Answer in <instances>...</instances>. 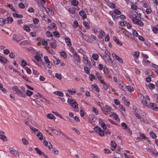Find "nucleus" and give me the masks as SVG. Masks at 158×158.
<instances>
[{
  "instance_id": "nucleus-1",
  "label": "nucleus",
  "mask_w": 158,
  "mask_h": 158,
  "mask_svg": "<svg viewBox=\"0 0 158 158\" xmlns=\"http://www.w3.org/2000/svg\"><path fill=\"white\" fill-rule=\"evenodd\" d=\"M12 89L15 91L16 93L19 97H24L26 96L25 90L24 88H23L22 90L18 89L16 86H15L12 88Z\"/></svg>"
},
{
  "instance_id": "nucleus-2",
  "label": "nucleus",
  "mask_w": 158,
  "mask_h": 158,
  "mask_svg": "<svg viewBox=\"0 0 158 158\" xmlns=\"http://www.w3.org/2000/svg\"><path fill=\"white\" fill-rule=\"evenodd\" d=\"M23 37L20 35H14L13 36L12 39L17 43L23 39Z\"/></svg>"
},
{
  "instance_id": "nucleus-3",
  "label": "nucleus",
  "mask_w": 158,
  "mask_h": 158,
  "mask_svg": "<svg viewBox=\"0 0 158 158\" xmlns=\"http://www.w3.org/2000/svg\"><path fill=\"white\" fill-rule=\"evenodd\" d=\"M73 56H74V63L76 62H78L79 63H81V59L80 56L76 52L75 53Z\"/></svg>"
},
{
  "instance_id": "nucleus-4",
  "label": "nucleus",
  "mask_w": 158,
  "mask_h": 158,
  "mask_svg": "<svg viewBox=\"0 0 158 158\" xmlns=\"http://www.w3.org/2000/svg\"><path fill=\"white\" fill-rule=\"evenodd\" d=\"M5 134L4 132L2 131H0V139L3 140L4 141H7V138L6 136L4 135Z\"/></svg>"
},
{
  "instance_id": "nucleus-5",
  "label": "nucleus",
  "mask_w": 158,
  "mask_h": 158,
  "mask_svg": "<svg viewBox=\"0 0 158 158\" xmlns=\"http://www.w3.org/2000/svg\"><path fill=\"white\" fill-rule=\"evenodd\" d=\"M148 107L152 109L155 111L157 110L158 108L156 104H155L154 103H150L149 105H148Z\"/></svg>"
},
{
  "instance_id": "nucleus-6",
  "label": "nucleus",
  "mask_w": 158,
  "mask_h": 158,
  "mask_svg": "<svg viewBox=\"0 0 158 158\" xmlns=\"http://www.w3.org/2000/svg\"><path fill=\"white\" fill-rule=\"evenodd\" d=\"M51 42L49 44L51 47L53 49H55L56 46L55 43L56 40L53 38H52Z\"/></svg>"
},
{
  "instance_id": "nucleus-7",
  "label": "nucleus",
  "mask_w": 158,
  "mask_h": 158,
  "mask_svg": "<svg viewBox=\"0 0 158 158\" xmlns=\"http://www.w3.org/2000/svg\"><path fill=\"white\" fill-rule=\"evenodd\" d=\"M104 111H105L106 113L109 114L110 112H111L112 110V109L111 106H106V108H104Z\"/></svg>"
},
{
  "instance_id": "nucleus-8",
  "label": "nucleus",
  "mask_w": 158,
  "mask_h": 158,
  "mask_svg": "<svg viewBox=\"0 0 158 158\" xmlns=\"http://www.w3.org/2000/svg\"><path fill=\"white\" fill-rule=\"evenodd\" d=\"M10 152L11 154L15 156L18 157L19 156L18 152L15 149H14L13 148H12L10 150Z\"/></svg>"
},
{
  "instance_id": "nucleus-9",
  "label": "nucleus",
  "mask_w": 158,
  "mask_h": 158,
  "mask_svg": "<svg viewBox=\"0 0 158 158\" xmlns=\"http://www.w3.org/2000/svg\"><path fill=\"white\" fill-rule=\"evenodd\" d=\"M83 61L86 64H89V65L91 64L90 62L88 60L87 57L85 55H83Z\"/></svg>"
},
{
  "instance_id": "nucleus-10",
  "label": "nucleus",
  "mask_w": 158,
  "mask_h": 158,
  "mask_svg": "<svg viewBox=\"0 0 158 158\" xmlns=\"http://www.w3.org/2000/svg\"><path fill=\"white\" fill-rule=\"evenodd\" d=\"M113 156L114 158H122L123 156L122 155L117 152H114Z\"/></svg>"
},
{
  "instance_id": "nucleus-11",
  "label": "nucleus",
  "mask_w": 158,
  "mask_h": 158,
  "mask_svg": "<svg viewBox=\"0 0 158 158\" xmlns=\"http://www.w3.org/2000/svg\"><path fill=\"white\" fill-rule=\"evenodd\" d=\"M112 56L113 57H115L116 59L120 63H123V61L121 57H119L118 56L114 53L112 54Z\"/></svg>"
},
{
  "instance_id": "nucleus-12",
  "label": "nucleus",
  "mask_w": 158,
  "mask_h": 158,
  "mask_svg": "<svg viewBox=\"0 0 158 158\" xmlns=\"http://www.w3.org/2000/svg\"><path fill=\"white\" fill-rule=\"evenodd\" d=\"M134 15H135V17H134L132 19V21L134 24H137L139 20H140L138 18V19L137 18V16L136 15V14H134Z\"/></svg>"
},
{
  "instance_id": "nucleus-13",
  "label": "nucleus",
  "mask_w": 158,
  "mask_h": 158,
  "mask_svg": "<svg viewBox=\"0 0 158 158\" xmlns=\"http://www.w3.org/2000/svg\"><path fill=\"white\" fill-rule=\"evenodd\" d=\"M79 14L81 16L83 17L84 19L86 18V15L85 13L82 10H80L79 12Z\"/></svg>"
},
{
  "instance_id": "nucleus-14",
  "label": "nucleus",
  "mask_w": 158,
  "mask_h": 158,
  "mask_svg": "<svg viewBox=\"0 0 158 158\" xmlns=\"http://www.w3.org/2000/svg\"><path fill=\"white\" fill-rule=\"evenodd\" d=\"M64 40L66 43H68L67 45L70 46L72 45V44L70 38L68 37H65Z\"/></svg>"
},
{
  "instance_id": "nucleus-15",
  "label": "nucleus",
  "mask_w": 158,
  "mask_h": 158,
  "mask_svg": "<svg viewBox=\"0 0 158 158\" xmlns=\"http://www.w3.org/2000/svg\"><path fill=\"white\" fill-rule=\"evenodd\" d=\"M45 10H46L47 13L49 15L53 14V12L51 9L48 7H46L45 8Z\"/></svg>"
},
{
  "instance_id": "nucleus-16",
  "label": "nucleus",
  "mask_w": 158,
  "mask_h": 158,
  "mask_svg": "<svg viewBox=\"0 0 158 158\" xmlns=\"http://www.w3.org/2000/svg\"><path fill=\"white\" fill-rule=\"evenodd\" d=\"M113 39L115 42L118 45H122V43L119 42V40L117 38L116 36H114Z\"/></svg>"
},
{
  "instance_id": "nucleus-17",
  "label": "nucleus",
  "mask_w": 158,
  "mask_h": 158,
  "mask_svg": "<svg viewBox=\"0 0 158 158\" xmlns=\"http://www.w3.org/2000/svg\"><path fill=\"white\" fill-rule=\"evenodd\" d=\"M89 118L91 121L94 122L96 120V118L94 114H90L89 115Z\"/></svg>"
},
{
  "instance_id": "nucleus-18",
  "label": "nucleus",
  "mask_w": 158,
  "mask_h": 158,
  "mask_svg": "<svg viewBox=\"0 0 158 158\" xmlns=\"http://www.w3.org/2000/svg\"><path fill=\"white\" fill-rule=\"evenodd\" d=\"M118 85L119 86H121V88L122 89L125 91V89L126 86L125 85L123 84L122 82L121 81H119Z\"/></svg>"
},
{
  "instance_id": "nucleus-19",
  "label": "nucleus",
  "mask_w": 158,
  "mask_h": 158,
  "mask_svg": "<svg viewBox=\"0 0 158 158\" xmlns=\"http://www.w3.org/2000/svg\"><path fill=\"white\" fill-rule=\"evenodd\" d=\"M125 89H127L130 92H132L134 91V89L132 87L130 86H126Z\"/></svg>"
},
{
  "instance_id": "nucleus-20",
  "label": "nucleus",
  "mask_w": 158,
  "mask_h": 158,
  "mask_svg": "<svg viewBox=\"0 0 158 158\" xmlns=\"http://www.w3.org/2000/svg\"><path fill=\"white\" fill-rule=\"evenodd\" d=\"M103 87L104 89L106 90L110 88L111 86L109 85L108 84L105 83L103 85Z\"/></svg>"
},
{
  "instance_id": "nucleus-21",
  "label": "nucleus",
  "mask_w": 158,
  "mask_h": 158,
  "mask_svg": "<svg viewBox=\"0 0 158 158\" xmlns=\"http://www.w3.org/2000/svg\"><path fill=\"white\" fill-rule=\"evenodd\" d=\"M54 93L58 96L61 97H63L64 95L63 93L60 91H56L54 92Z\"/></svg>"
},
{
  "instance_id": "nucleus-22",
  "label": "nucleus",
  "mask_w": 158,
  "mask_h": 158,
  "mask_svg": "<svg viewBox=\"0 0 158 158\" xmlns=\"http://www.w3.org/2000/svg\"><path fill=\"white\" fill-rule=\"evenodd\" d=\"M79 2L76 0H73L71 2V4L74 6H76L78 4Z\"/></svg>"
},
{
  "instance_id": "nucleus-23",
  "label": "nucleus",
  "mask_w": 158,
  "mask_h": 158,
  "mask_svg": "<svg viewBox=\"0 0 158 158\" xmlns=\"http://www.w3.org/2000/svg\"><path fill=\"white\" fill-rule=\"evenodd\" d=\"M37 136H38V137H39V139L41 140V141H42V140H43V135H42V133L40 132H39L37 134Z\"/></svg>"
},
{
  "instance_id": "nucleus-24",
  "label": "nucleus",
  "mask_w": 158,
  "mask_h": 158,
  "mask_svg": "<svg viewBox=\"0 0 158 158\" xmlns=\"http://www.w3.org/2000/svg\"><path fill=\"white\" fill-rule=\"evenodd\" d=\"M92 56L93 59L96 60H98L99 58V56L97 54H93Z\"/></svg>"
},
{
  "instance_id": "nucleus-25",
  "label": "nucleus",
  "mask_w": 158,
  "mask_h": 158,
  "mask_svg": "<svg viewBox=\"0 0 158 158\" xmlns=\"http://www.w3.org/2000/svg\"><path fill=\"white\" fill-rule=\"evenodd\" d=\"M84 70L85 72L87 74H89V70L90 69H89L87 66H84Z\"/></svg>"
},
{
  "instance_id": "nucleus-26",
  "label": "nucleus",
  "mask_w": 158,
  "mask_h": 158,
  "mask_svg": "<svg viewBox=\"0 0 158 158\" xmlns=\"http://www.w3.org/2000/svg\"><path fill=\"white\" fill-rule=\"evenodd\" d=\"M83 24L87 29H89L90 27L88 23L86 21H83Z\"/></svg>"
},
{
  "instance_id": "nucleus-27",
  "label": "nucleus",
  "mask_w": 158,
  "mask_h": 158,
  "mask_svg": "<svg viewBox=\"0 0 158 158\" xmlns=\"http://www.w3.org/2000/svg\"><path fill=\"white\" fill-rule=\"evenodd\" d=\"M103 72L104 73L106 74H108V73L110 72L109 69L106 67H104Z\"/></svg>"
},
{
  "instance_id": "nucleus-28",
  "label": "nucleus",
  "mask_w": 158,
  "mask_h": 158,
  "mask_svg": "<svg viewBox=\"0 0 158 158\" xmlns=\"http://www.w3.org/2000/svg\"><path fill=\"white\" fill-rule=\"evenodd\" d=\"M35 149L36 152L39 154L40 155H42L43 152L40 150L38 148H35Z\"/></svg>"
},
{
  "instance_id": "nucleus-29",
  "label": "nucleus",
  "mask_w": 158,
  "mask_h": 158,
  "mask_svg": "<svg viewBox=\"0 0 158 158\" xmlns=\"http://www.w3.org/2000/svg\"><path fill=\"white\" fill-rule=\"evenodd\" d=\"M150 134L152 138L156 139V136L153 131L150 132Z\"/></svg>"
},
{
  "instance_id": "nucleus-30",
  "label": "nucleus",
  "mask_w": 158,
  "mask_h": 158,
  "mask_svg": "<svg viewBox=\"0 0 158 158\" xmlns=\"http://www.w3.org/2000/svg\"><path fill=\"white\" fill-rule=\"evenodd\" d=\"M61 56L63 57L65 59L67 58V55L65 52L64 51H62L60 53Z\"/></svg>"
},
{
  "instance_id": "nucleus-31",
  "label": "nucleus",
  "mask_w": 158,
  "mask_h": 158,
  "mask_svg": "<svg viewBox=\"0 0 158 158\" xmlns=\"http://www.w3.org/2000/svg\"><path fill=\"white\" fill-rule=\"evenodd\" d=\"M13 15L14 17L18 18H22L23 17V16L21 15H19L17 13H14L13 14Z\"/></svg>"
},
{
  "instance_id": "nucleus-32",
  "label": "nucleus",
  "mask_w": 158,
  "mask_h": 158,
  "mask_svg": "<svg viewBox=\"0 0 158 158\" xmlns=\"http://www.w3.org/2000/svg\"><path fill=\"white\" fill-rule=\"evenodd\" d=\"M98 133H99V135L101 136H103L104 135V132L103 131L101 128L98 131Z\"/></svg>"
},
{
  "instance_id": "nucleus-33",
  "label": "nucleus",
  "mask_w": 158,
  "mask_h": 158,
  "mask_svg": "<svg viewBox=\"0 0 158 158\" xmlns=\"http://www.w3.org/2000/svg\"><path fill=\"white\" fill-rule=\"evenodd\" d=\"M53 60L54 64L56 65L59 64L60 62V60L57 58H55Z\"/></svg>"
},
{
  "instance_id": "nucleus-34",
  "label": "nucleus",
  "mask_w": 158,
  "mask_h": 158,
  "mask_svg": "<svg viewBox=\"0 0 158 158\" xmlns=\"http://www.w3.org/2000/svg\"><path fill=\"white\" fill-rule=\"evenodd\" d=\"M28 126L30 128V129L34 132H35L36 131H39V130L38 129L34 128L33 127H32L31 125H28Z\"/></svg>"
},
{
  "instance_id": "nucleus-35",
  "label": "nucleus",
  "mask_w": 158,
  "mask_h": 158,
  "mask_svg": "<svg viewBox=\"0 0 158 158\" xmlns=\"http://www.w3.org/2000/svg\"><path fill=\"white\" fill-rule=\"evenodd\" d=\"M23 28L25 30L27 31H29L30 30V27L27 25H24L23 26Z\"/></svg>"
},
{
  "instance_id": "nucleus-36",
  "label": "nucleus",
  "mask_w": 158,
  "mask_h": 158,
  "mask_svg": "<svg viewBox=\"0 0 158 158\" xmlns=\"http://www.w3.org/2000/svg\"><path fill=\"white\" fill-rule=\"evenodd\" d=\"M114 12L115 14L119 15L121 14V12L120 10H118V9H115L114 10Z\"/></svg>"
},
{
  "instance_id": "nucleus-37",
  "label": "nucleus",
  "mask_w": 158,
  "mask_h": 158,
  "mask_svg": "<svg viewBox=\"0 0 158 158\" xmlns=\"http://www.w3.org/2000/svg\"><path fill=\"white\" fill-rule=\"evenodd\" d=\"M132 34L134 36L137 37L139 35L138 34L136 30L133 29H132Z\"/></svg>"
},
{
  "instance_id": "nucleus-38",
  "label": "nucleus",
  "mask_w": 158,
  "mask_h": 158,
  "mask_svg": "<svg viewBox=\"0 0 158 158\" xmlns=\"http://www.w3.org/2000/svg\"><path fill=\"white\" fill-rule=\"evenodd\" d=\"M68 11L70 13H71L72 14L75 13L76 12L75 10L74 9V7L69 9Z\"/></svg>"
},
{
  "instance_id": "nucleus-39",
  "label": "nucleus",
  "mask_w": 158,
  "mask_h": 158,
  "mask_svg": "<svg viewBox=\"0 0 158 158\" xmlns=\"http://www.w3.org/2000/svg\"><path fill=\"white\" fill-rule=\"evenodd\" d=\"M143 105L144 106L148 107V104H147V101L145 99H143L141 101Z\"/></svg>"
},
{
  "instance_id": "nucleus-40",
  "label": "nucleus",
  "mask_w": 158,
  "mask_h": 158,
  "mask_svg": "<svg viewBox=\"0 0 158 158\" xmlns=\"http://www.w3.org/2000/svg\"><path fill=\"white\" fill-rule=\"evenodd\" d=\"M148 86L149 87V88L151 89H154L155 87L154 84L152 83H150L148 84Z\"/></svg>"
},
{
  "instance_id": "nucleus-41",
  "label": "nucleus",
  "mask_w": 158,
  "mask_h": 158,
  "mask_svg": "<svg viewBox=\"0 0 158 158\" xmlns=\"http://www.w3.org/2000/svg\"><path fill=\"white\" fill-rule=\"evenodd\" d=\"M68 102L69 104H71V105L75 102V101L73 99H70L68 98L67 101Z\"/></svg>"
},
{
  "instance_id": "nucleus-42",
  "label": "nucleus",
  "mask_w": 158,
  "mask_h": 158,
  "mask_svg": "<svg viewBox=\"0 0 158 158\" xmlns=\"http://www.w3.org/2000/svg\"><path fill=\"white\" fill-rule=\"evenodd\" d=\"M0 88L1 90L5 93H6L7 92L5 88H3L2 84L1 83H0Z\"/></svg>"
},
{
  "instance_id": "nucleus-43",
  "label": "nucleus",
  "mask_w": 158,
  "mask_h": 158,
  "mask_svg": "<svg viewBox=\"0 0 158 158\" xmlns=\"http://www.w3.org/2000/svg\"><path fill=\"white\" fill-rule=\"evenodd\" d=\"M109 6L110 7L112 8H115L116 7L115 5L112 2L109 3Z\"/></svg>"
},
{
  "instance_id": "nucleus-44",
  "label": "nucleus",
  "mask_w": 158,
  "mask_h": 158,
  "mask_svg": "<svg viewBox=\"0 0 158 158\" xmlns=\"http://www.w3.org/2000/svg\"><path fill=\"white\" fill-rule=\"evenodd\" d=\"M71 106L76 109L78 108V104L75 101L73 103Z\"/></svg>"
},
{
  "instance_id": "nucleus-45",
  "label": "nucleus",
  "mask_w": 158,
  "mask_h": 158,
  "mask_svg": "<svg viewBox=\"0 0 158 158\" xmlns=\"http://www.w3.org/2000/svg\"><path fill=\"white\" fill-rule=\"evenodd\" d=\"M47 117L48 118L51 119H54L55 118L54 116L51 114H48L47 115Z\"/></svg>"
},
{
  "instance_id": "nucleus-46",
  "label": "nucleus",
  "mask_w": 158,
  "mask_h": 158,
  "mask_svg": "<svg viewBox=\"0 0 158 158\" xmlns=\"http://www.w3.org/2000/svg\"><path fill=\"white\" fill-rule=\"evenodd\" d=\"M46 34L48 37H53V35L52 33L49 31H47L46 32Z\"/></svg>"
},
{
  "instance_id": "nucleus-47",
  "label": "nucleus",
  "mask_w": 158,
  "mask_h": 158,
  "mask_svg": "<svg viewBox=\"0 0 158 158\" xmlns=\"http://www.w3.org/2000/svg\"><path fill=\"white\" fill-rule=\"evenodd\" d=\"M7 23H12L13 21V19L12 18L7 17Z\"/></svg>"
},
{
  "instance_id": "nucleus-48",
  "label": "nucleus",
  "mask_w": 158,
  "mask_h": 158,
  "mask_svg": "<svg viewBox=\"0 0 158 158\" xmlns=\"http://www.w3.org/2000/svg\"><path fill=\"white\" fill-rule=\"evenodd\" d=\"M92 111H93L94 113H95L96 114V115H97L98 114V110H97L96 108L94 107L93 108Z\"/></svg>"
},
{
  "instance_id": "nucleus-49",
  "label": "nucleus",
  "mask_w": 158,
  "mask_h": 158,
  "mask_svg": "<svg viewBox=\"0 0 158 158\" xmlns=\"http://www.w3.org/2000/svg\"><path fill=\"white\" fill-rule=\"evenodd\" d=\"M55 77L59 80L61 79L62 77L60 74L56 73L55 74Z\"/></svg>"
},
{
  "instance_id": "nucleus-50",
  "label": "nucleus",
  "mask_w": 158,
  "mask_h": 158,
  "mask_svg": "<svg viewBox=\"0 0 158 158\" xmlns=\"http://www.w3.org/2000/svg\"><path fill=\"white\" fill-rule=\"evenodd\" d=\"M44 60L46 63H50V61H49L48 59V56H45L44 57Z\"/></svg>"
},
{
  "instance_id": "nucleus-51",
  "label": "nucleus",
  "mask_w": 158,
  "mask_h": 158,
  "mask_svg": "<svg viewBox=\"0 0 158 158\" xmlns=\"http://www.w3.org/2000/svg\"><path fill=\"white\" fill-rule=\"evenodd\" d=\"M139 136L140 138L141 139H147L146 136L143 134L140 133Z\"/></svg>"
},
{
  "instance_id": "nucleus-52",
  "label": "nucleus",
  "mask_w": 158,
  "mask_h": 158,
  "mask_svg": "<svg viewBox=\"0 0 158 158\" xmlns=\"http://www.w3.org/2000/svg\"><path fill=\"white\" fill-rule=\"evenodd\" d=\"M154 74L150 70L147 72V75L149 76H152Z\"/></svg>"
},
{
  "instance_id": "nucleus-53",
  "label": "nucleus",
  "mask_w": 158,
  "mask_h": 158,
  "mask_svg": "<svg viewBox=\"0 0 158 158\" xmlns=\"http://www.w3.org/2000/svg\"><path fill=\"white\" fill-rule=\"evenodd\" d=\"M108 57V58L107 60V61L108 62L109 65H110L112 64L113 61H112V59L110 57Z\"/></svg>"
},
{
  "instance_id": "nucleus-54",
  "label": "nucleus",
  "mask_w": 158,
  "mask_h": 158,
  "mask_svg": "<svg viewBox=\"0 0 158 158\" xmlns=\"http://www.w3.org/2000/svg\"><path fill=\"white\" fill-rule=\"evenodd\" d=\"M26 93L27 95L29 96H30L33 94L32 92L29 90H27Z\"/></svg>"
},
{
  "instance_id": "nucleus-55",
  "label": "nucleus",
  "mask_w": 158,
  "mask_h": 158,
  "mask_svg": "<svg viewBox=\"0 0 158 158\" xmlns=\"http://www.w3.org/2000/svg\"><path fill=\"white\" fill-rule=\"evenodd\" d=\"M35 59L36 60L38 61H40L41 60V57L40 56L37 55L35 56Z\"/></svg>"
},
{
  "instance_id": "nucleus-56",
  "label": "nucleus",
  "mask_w": 158,
  "mask_h": 158,
  "mask_svg": "<svg viewBox=\"0 0 158 158\" xmlns=\"http://www.w3.org/2000/svg\"><path fill=\"white\" fill-rule=\"evenodd\" d=\"M125 35L127 37L129 38H130V37L131 36V34H130L129 32L127 31H126L125 32Z\"/></svg>"
},
{
  "instance_id": "nucleus-57",
  "label": "nucleus",
  "mask_w": 158,
  "mask_h": 158,
  "mask_svg": "<svg viewBox=\"0 0 158 158\" xmlns=\"http://www.w3.org/2000/svg\"><path fill=\"white\" fill-rule=\"evenodd\" d=\"M77 34L80 35L81 37L84 36V34L79 30H77Z\"/></svg>"
},
{
  "instance_id": "nucleus-58",
  "label": "nucleus",
  "mask_w": 158,
  "mask_h": 158,
  "mask_svg": "<svg viewBox=\"0 0 158 158\" xmlns=\"http://www.w3.org/2000/svg\"><path fill=\"white\" fill-rule=\"evenodd\" d=\"M89 78H90V80L91 81H93V79H95V77L94 75L93 74H90L89 76Z\"/></svg>"
},
{
  "instance_id": "nucleus-59",
  "label": "nucleus",
  "mask_w": 158,
  "mask_h": 158,
  "mask_svg": "<svg viewBox=\"0 0 158 158\" xmlns=\"http://www.w3.org/2000/svg\"><path fill=\"white\" fill-rule=\"evenodd\" d=\"M111 147L114 148H115L116 147V143L115 142H114L112 141H111Z\"/></svg>"
},
{
  "instance_id": "nucleus-60",
  "label": "nucleus",
  "mask_w": 158,
  "mask_h": 158,
  "mask_svg": "<svg viewBox=\"0 0 158 158\" xmlns=\"http://www.w3.org/2000/svg\"><path fill=\"white\" fill-rule=\"evenodd\" d=\"M33 19L34 23L35 24H37L39 22V19L36 18H33Z\"/></svg>"
},
{
  "instance_id": "nucleus-61",
  "label": "nucleus",
  "mask_w": 158,
  "mask_h": 158,
  "mask_svg": "<svg viewBox=\"0 0 158 158\" xmlns=\"http://www.w3.org/2000/svg\"><path fill=\"white\" fill-rule=\"evenodd\" d=\"M137 25L139 26L142 27L144 25V24L140 20H139Z\"/></svg>"
},
{
  "instance_id": "nucleus-62",
  "label": "nucleus",
  "mask_w": 158,
  "mask_h": 158,
  "mask_svg": "<svg viewBox=\"0 0 158 158\" xmlns=\"http://www.w3.org/2000/svg\"><path fill=\"white\" fill-rule=\"evenodd\" d=\"M94 88L95 89V90L97 92H99V89L98 88L97 85L96 84H94Z\"/></svg>"
},
{
  "instance_id": "nucleus-63",
  "label": "nucleus",
  "mask_w": 158,
  "mask_h": 158,
  "mask_svg": "<svg viewBox=\"0 0 158 158\" xmlns=\"http://www.w3.org/2000/svg\"><path fill=\"white\" fill-rule=\"evenodd\" d=\"M145 11L148 14H149L151 13L152 10L150 8H147Z\"/></svg>"
},
{
  "instance_id": "nucleus-64",
  "label": "nucleus",
  "mask_w": 158,
  "mask_h": 158,
  "mask_svg": "<svg viewBox=\"0 0 158 158\" xmlns=\"http://www.w3.org/2000/svg\"><path fill=\"white\" fill-rule=\"evenodd\" d=\"M132 54L134 55V56H135L137 57L139 55V52H137V51H135L133 52Z\"/></svg>"
}]
</instances>
